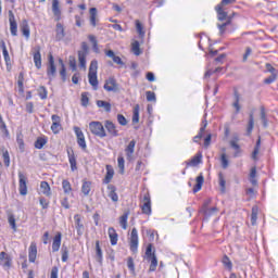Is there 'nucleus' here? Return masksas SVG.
<instances>
[{"label": "nucleus", "instance_id": "obj_1", "mask_svg": "<svg viewBox=\"0 0 278 278\" xmlns=\"http://www.w3.org/2000/svg\"><path fill=\"white\" fill-rule=\"evenodd\" d=\"M89 129L91 134H93V136H98V138H105V136H108L101 122H90Z\"/></svg>", "mask_w": 278, "mask_h": 278}, {"label": "nucleus", "instance_id": "obj_2", "mask_svg": "<svg viewBox=\"0 0 278 278\" xmlns=\"http://www.w3.org/2000/svg\"><path fill=\"white\" fill-rule=\"evenodd\" d=\"M86 58H88V43L84 41L81 43V50L78 51L79 68L86 71Z\"/></svg>", "mask_w": 278, "mask_h": 278}, {"label": "nucleus", "instance_id": "obj_3", "mask_svg": "<svg viewBox=\"0 0 278 278\" xmlns=\"http://www.w3.org/2000/svg\"><path fill=\"white\" fill-rule=\"evenodd\" d=\"M74 134L76 135L78 147H80L83 151H86V149H88V146L86 144V137L84 136V131L81 130V128L75 126Z\"/></svg>", "mask_w": 278, "mask_h": 278}, {"label": "nucleus", "instance_id": "obj_4", "mask_svg": "<svg viewBox=\"0 0 278 278\" xmlns=\"http://www.w3.org/2000/svg\"><path fill=\"white\" fill-rule=\"evenodd\" d=\"M138 244H139L138 229L132 228L130 232V239H129V247L132 253H138Z\"/></svg>", "mask_w": 278, "mask_h": 278}, {"label": "nucleus", "instance_id": "obj_5", "mask_svg": "<svg viewBox=\"0 0 278 278\" xmlns=\"http://www.w3.org/2000/svg\"><path fill=\"white\" fill-rule=\"evenodd\" d=\"M56 67H55V60L53 59V55H49V62L47 66V75L50 81H53L55 78Z\"/></svg>", "mask_w": 278, "mask_h": 278}, {"label": "nucleus", "instance_id": "obj_6", "mask_svg": "<svg viewBox=\"0 0 278 278\" xmlns=\"http://www.w3.org/2000/svg\"><path fill=\"white\" fill-rule=\"evenodd\" d=\"M18 190L22 197L27 194V176L22 172L18 173Z\"/></svg>", "mask_w": 278, "mask_h": 278}, {"label": "nucleus", "instance_id": "obj_7", "mask_svg": "<svg viewBox=\"0 0 278 278\" xmlns=\"http://www.w3.org/2000/svg\"><path fill=\"white\" fill-rule=\"evenodd\" d=\"M33 60L36 68L40 71V68H42V54H40V46L33 48Z\"/></svg>", "mask_w": 278, "mask_h": 278}, {"label": "nucleus", "instance_id": "obj_8", "mask_svg": "<svg viewBox=\"0 0 278 278\" xmlns=\"http://www.w3.org/2000/svg\"><path fill=\"white\" fill-rule=\"evenodd\" d=\"M142 205H141V211L142 214H147V216H151V195L149 193H146L143 195V200H142Z\"/></svg>", "mask_w": 278, "mask_h": 278}, {"label": "nucleus", "instance_id": "obj_9", "mask_svg": "<svg viewBox=\"0 0 278 278\" xmlns=\"http://www.w3.org/2000/svg\"><path fill=\"white\" fill-rule=\"evenodd\" d=\"M9 23L11 35L18 36V24L16 23V17L14 16V12L12 11H9Z\"/></svg>", "mask_w": 278, "mask_h": 278}, {"label": "nucleus", "instance_id": "obj_10", "mask_svg": "<svg viewBox=\"0 0 278 278\" xmlns=\"http://www.w3.org/2000/svg\"><path fill=\"white\" fill-rule=\"evenodd\" d=\"M104 90H106V92H118V83H116V78L110 77L106 79Z\"/></svg>", "mask_w": 278, "mask_h": 278}, {"label": "nucleus", "instance_id": "obj_11", "mask_svg": "<svg viewBox=\"0 0 278 278\" xmlns=\"http://www.w3.org/2000/svg\"><path fill=\"white\" fill-rule=\"evenodd\" d=\"M52 14L54 16V21H62V10L60 9L59 0H52Z\"/></svg>", "mask_w": 278, "mask_h": 278}, {"label": "nucleus", "instance_id": "obj_12", "mask_svg": "<svg viewBox=\"0 0 278 278\" xmlns=\"http://www.w3.org/2000/svg\"><path fill=\"white\" fill-rule=\"evenodd\" d=\"M136 151V140H131L125 148L126 160L131 162L134 160V153Z\"/></svg>", "mask_w": 278, "mask_h": 278}, {"label": "nucleus", "instance_id": "obj_13", "mask_svg": "<svg viewBox=\"0 0 278 278\" xmlns=\"http://www.w3.org/2000/svg\"><path fill=\"white\" fill-rule=\"evenodd\" d=\"M62 247V232H56L52 239V252L58 253Z\"/></svg>", "mask_w": 278, "mask_h": 278}, {"label": "nucleus", "instance_id": "obj_14", "mask_svg": "<svg viewBox=\"0 0 278 278\" xmlns=\"http://www.w3.org/2000/svg\"><path fill=\"white\" fill-rule=\"evenodd\" d=\"M52 125H51V131H53V134H60V129H62V124L61 123V118L59 115H52Z\"/></svg>", "mask_w": 278, "mask_h": 278}, {"label": "nucleus", "instance_id": "obj_15", "mask_svg": "<svg viewBox=\"0 0 278 278\" xmlns=\"http://www.w3.org/2000/svg\"><path fill=\"white\" fill-rule=\"evenodd\" d=\"M37 255H38V247L36 245V242H31L28 249V260L31 264L36 262Z\"/></svg>", "mask_w": 278, "mask_h": 278}, {"label": "nucleus", "instance_id": "obj_16", "mask_svg": "<svg viewBox=\"0 0 278 278\" xmlns=\"http://www.w3.org/2000/svg\"><path fill=\"white\" fill-rule=\"evenodd\" d=\"M67 157L71 166V170H77V157L75 156V152L73 150H67Z\"/></svg>", "mask_w": 278, "mask_h": 278}, {"label": "nucleus", "instance_id": "obj_17", "mask_svg": "<svg viewBox=\"0 0 278 278\" xmlns=\"http://www.w3.org/2000/svg\"><path fill=\"white\" fill-rule=\"evenodd\" d=\"M0 265L3 266V268H10V266H12V260L10 258V255H8V253H0Z\"/></svg>", "mask_w": 278, "mask_h": 278}, {"label": "nucleus", "instance_id": "obj_18", "mask_svg": "<svg viewBox=\"0 0 278 278\" xmlns=\"http://www.w3.org/2000/svg\"><path fill=\"white\" fill-rule=\"evenodd\" d=\"M215 11L217 13L218 21H229V18H231V16H227V12L223 10V4H217L215 7Z\"/></svg>", "mask_w": 278, "mask_h": 278}, {"label": "nucleus", "instance_id": "obj_19", "mask_svg": "<svg viewBox=\"0 0 278 278\" xmlns=\"http://www.w3.org/2000/svg\"><path fill=\"white\" fill-rule=\"evenodd\" d=\"M105 129L109 131L113 138L118 137V130L116 129V125L112 123L111 121H106L104 124Z\"/></svg>", "mask_w": 278, "mask_h": 278}, {"label": "nucleus", "instance_id": "obj_20", "mask_svg": "<svg viewBox=\"0 0 278 278\" xmlns=\"http://www.w3.org/2000/svg\"><path fill=\"white\" fill-rule=\"evenodd\" d=\"M74 220L78 236H84V224H81V216L79 214H76L74 216Z\"/></svg>", "mask_w": 278, "mask_h": 278}, {"label": "nucleus", "instance_id": "obj_21", "mask_svg": "<svg viewBox=\"0 0 278 278\" xmlns=\"http://www.w3.org/2000/svg\"><path fill=\"white\" fill-rule=\"evenodd\" d=\"M207 127V119L202 121V126L200 128V131L197 136L193 137V142H201V138H203V134H205V129Z\"/></svg>", "mask_w": 278, "mask_h": 278}, {"label": "nucleus", "instance_id": "obj_22", "mask_svg": "<svg viewBox=\"0 0 278 278\" xmlns=\"http://www.w3.org/2000/svg\"><path fill=\"white\" fill-rule=\"evenodd\" d=\"M109 238L112 247H116V244H118V233H116V229L112 227L109 228Z\"/></svg>", "mask_w": 278, "mask_h": 278}, {"label": "nucleus", "instance_id": "obj_23", "mask_svg": "<svg viewBox=\"0 0 278 278\" xmlns=\"http://www.w3.org/2000/svg\"><path fill=\"white\" fill-rule=\"evenodd\" d=\"M197 184L193 187V193L197 194V192H200L201 188H203V184L205 181V178L203 177V174H200L197 179Z\"/></svg>", "mask_w": 278, "mask_h": 278}, {"label": "nucleus", "instance_id": "obj_24", "mask_svg": "<svg viewBox=\"0 0 278 278\" xmlns=\"http://www.w3.org/2000/svg\"><path fill=\"white\" fill-rule=\"evenodd\" d=\"M201 160H203V154L199 152L189 162H187V166H199V164H201Z\"/></svg>", "mask_w": 278, "mask_h": 278}, {"label": "nucleus", "instance_id": "obj_25", "mask_svg": "<svg viewBox=\"0 0 278 278\" xmlns=\"http://www.w3.org/2000/svg\"><path fill=\"white\" fill-rule=\"evenodd\" d=\"M88 79H89V84H90V86H92L93 90H98L99 89V79L97 78V74L89 73Z\"/></svg>", "mask_w": 278, "mask_h": 278}, {"label": "nucleus", "instance_id": "obj_26", "mask_svg": "<svg viewBox=\"0 0 278 278\" xmlns=\"http://www.w3.org/2000/svg\"><path fill=\"white\" fill-rule=\"evenodd\" d=\"M40 192L46 197H51V186H49V182L47 181L40 182Z\"/></svg>", "mask_w": 278, "mask_h": 278}, {"label": "nucleus", "instance_id": "obj_27", "mask_svg": "<svg viewBox=\"0 0 278 278\" xmlns=\"http://www.w3.org/2000/svg\"><path fill=\"white\" fill-rule=\"evenodd\" d=\"M114 177V168L111 165H106V175L103 179V184H110Z\"/></svg>", "mask_w": 278, "mask_h": 278}, {"label": "nucleus", "instance_id": "obj_28", "mask_svg": "<svg viewBox=\"0 0 278 278\" xmlns=\"http://www.w3.org/2000/svg\"><path fill=\"white\" fill-rule=\"evenodd\" d=\"M231 25V17H228V20L223 24H217V28L219 29V36H223L227 33V27Z\"/></svg>", "mask_w": 278, "mask_h": 278}, {"label": "nucleus", "instance_id": "obj_29", "mask_svg": "<svg viewBox=\"0 0 278 278\" xmlns=\"http://www.w3.org/2000/svg\"><path fill=\"white\" fill-rule=\"evenodd\" d=\"M56 40H63L64 36H66V34L64 33V25H62V23H56Z\"/></svg>", "mask_w": 278, "mask_h": 278}, {"label": "nucleus", "instance_id": "obj_30", "mask_svg": "<svg viewBox=\"0 0 278 278\" xmlns=\"http://www.w3.org/2000/svg\"><path fill=\"white\" fill-rule=\"evenodd\" d=\"M148 262H150V273H155L157 269V256L153 254L151 257L148 258Z\"/></svg>", "mask_w": 278, "mask_h": 278}, {"label": "nucleus", "instance_id": "obj_31", "mask_svg": "<svg viewBox=\"0 0 278 278\" xmlns=\"http://www.w3.org/2000/svg\"><path fill=\"white\" fill-rule=\"evenodd\" d=\"M90 190H92V182L85 180L81 186L83 194H85V197H88V194H90Z\"/></svg>", "mask_w": 278, "mask_h": 278}, {"label": "nucleus", "instance_id": "obj_32", "mask_svg": "<svg viewBox=\"0 0 278 278\" xmlns=\"http://www.w3.org/2000/svg\"><path fill=\"white\" fill-rule=\"evenodd\" d=\"M108 188H109V190H110V192H109L110 199H111L114 203L118 202V194L116 193V188H115L114 186H112V185H110Z\"/></svg>", "mask_w": 278, "mask_h": 278}, {"label": "nucleus", "instance_id": "obj_33", "mask_svg": "<svg viewBox=\"0 0 278 278\" xmlns=\"http://www.w3.org/2000/svg\"><path fill=\"white\" fill-rule=\"evenodd\" d=\"M231 149H233V157H240L242 155V149L240 148V144L235 142H229Z\"/></svg>", "mask_w": 278, "mask_h": 278}, {"label": "nucleus", "instance_id": "obj_34", "mask_svg": "<svg viewBox=\"0 0 278 278\" xmlns=\"http://www.w3.org/2000/svg\"><path fill=\"white\" fill-rule=\"evenodd\" d=\"M96 255L98 257L99 264H103V251L101 250L99 241H96Z\"/></svg>", "mask_w": 278, "mask_h": 278}, {"label": "nucleus", "instance_id": "obj_35", "mask_svg": "<svg viewBox=\"0 0 278 278\" xmlns=\"http://www.w3.org/2000/svg\"><path fill=\"white\" fill-rule=\"evenodd\" d=\"M97 105L99 108H103L105 112H112V104L110 102H105L103 100H98Z\"/></svg>", "mask_w": 278, "mask_h": 278}, {"label": "nucleus", "instance_id": "obj_36", "mask_svg": "<svg viewBox=\"0 0 278 278\" xmlns=\"http://www.w3.org/2000/svg\"><path fill=\"white\" fill-rule=\"evenodd\" d=\"M90 13V25H92V27H97V8H91L89 10Z\"/></svg>", "mask_w": 278, "mask_h": 278}, {"label": "nucleus", "instance_id": "obj_37", "mask_svg": "<svg viewBox=\"0 0 278 278\" xmlns=\"http://www.w3.org/2000/svg\"><path fill=\"white\" fill-rule=\"evenodd\" d=\"M129 219V213L126 212L119 217V225L122 229H127V220Z\"/></svg>", "mask_w": 278, "mask_h": 278}, {"label": "nucleus", "instance_id": "obj_38", "mask_svg": "<svg viewBox=\"0 0 278 278\" xmlns=\"http://www.w3.org/2000/svg\"><path fill=\"white\" fill-rule=\"evenodd\" d=\"M62 188L65 194H71V192H73V187L71 186V181H68L67 179H64L62 181Z\"/></svg>", "mask_w": 278, "mask_h": 278}, {"label": "nucleus", "instance_id": "obj_39", "mask_svg": "<svg viewBox=\"0 0 278 278\" xmlns=\"http://www.w3.org/2000/svg\"><path fill=\"white\" fill-rule=\"evenodd\" d=\"M136 24V29L137 34L139 35L140 38H144L146 31H144V26H142V23H140L138 20L135 22Z\"/></svg>", "mask_w": 278, "mask_h": 278}, {"label": "nucleus", "instance_id": "obj_40", "mask_svg": "<svg viewBox=\"0 0 278 278\" xmlns=\"http://www.w3.org/2000/svg\"><path fill=\"white\" fill-rule=\"evenodd\" d=\"M240 94L238 92H235V102L232 103V108L236 110V114L240 113Z\"/></svg>", "mask_w": 278, "mask_h": 278}, {"label": "nucleus", "instance_id": "obj_41", "mask_svg": "<svg viewBox=\"0 0 278 278\" xmlns=\"http://www.w3.org/2000/svg\"><path fill=\"white\" fill-rule=\"evenodd\" d=\"M132 123H140V105L134 108Z\"/></svg>", "mask_w": 278, "mask_h": 278}, {"label": "nucleus", "instance_id": "obj_42", "mask_svg": "<svg viewBox=\"0 0 278 278\" xmlns=\"http://www.w3.org/2000/svg\"><path fill=\"white\" fill-rule=\"evenodd\" d=\"M260 147H262V139L258 138L256 141V146L254 148V151L252 153V159L257 160V155L260 154Z\"/></svg>", "mask_w": 278, "mask_h": 278}, {"label": "nucleus", "instance_id": "obj_43", "mask_svg": "<svg viewBox=\"0 0 278 278\" xmlns=\"http://www.w3.org/2000/svg\"><path fill=\"white\" fill-rule=\"evenodd\" d=\"M22 34L23 36H25L26 40H29V36L31 34V30L29 29V24H23L22 26Z\"/></svg>", "mask_w": 278, "mask_h": 278}, {"label": "nucleus", "instance_id": "obj_44", "mask_svg": "<svg viewBox=\"0 0 278 278\" xmlns=\"http://www.w3.org/2000/svg\"><path fill=\"white\" fill-rule=\"evenodd\" d=\"M8 223L11 229H13V231H16V218L14 217L13 214L8 215Z\"/></svg>", "mask_w": 278, "mask_h": 278}, {"label": "nucleus", "instance_id": "obj_45", "mask_svg": "<svg viewBox=\"0 0 278 278\" xmlns=\"http://www.w3.org/2000/svg\"><path fill=\"white\" fill-rule=\"evenodd\" d=\"M38 96L40 97V99L45 100L47 99L49 92L47 91V88L45 86H40L37 89Z\"/></svg>", "mask_w": 278, "mask_h": 278}, {"label": "nucleus", "instance_id": "obj_46", "mask_svg": "<svg viewBox=\"0 0 278 278\" xmlns=\"http://www.w3.org/2000/svg\"><path fill=\"white\" fill-rule=\"evenodd\" d=\"M59 64H61L60 75L63 81H66V66L64 65V61L62 59H59Z\"/></svg>", "mask_w": 278, "mask_h": 278}, {"label": "nucleus", "instance_id": "obj_47", "mask_svg": "<svg viewBox=\"0 0 278 278\" xmlns=\"http://www.w3.org/2000/svg\"><path fill=\"white\" fill-rule=\"evenodd\" d=\"M117 165L121 170V174L123 175V173H125V157H123V155H119L117 157Z\"/></svg>", "mask_w": 278, "mask_h": 278}, {"label": "nucleus", "instance_id": "obj_48", "mask_svg": "<svg viewBox=\"0 0 278 278\" xmlns=\"http://www.w3.org/2000/svg\"><path fill=\"white\" fill-rule=\"evenodd\" d=\"M131 51H132V53H135V55H140L141 51H140V42L139 41H134L131 43Z\"/></svg>", "mask_w": 278, "mask_h": 278}, {"label": "nucleus", "instance_id": "obj_49", "mask_svg": "<svg viewBox=\"0 0 278 278\" xmlns=\"http://www.w3.org/2000/svg\"><path fill=\"white\" fill-rule=\"evenodd\" d=\"M220 164H222V168H229V160L227 159V154L223 153L220 155Z\"/></svg>", "mask_w": 278, "mask_h": 278}, {"label": "nucleus", "instance_id": "obj_50", "mask_svg": "<svg viewBox=\"0 0 278 278\" xmlns=\"http://www.w3.org/2000/svg\"><path fill=\"white\" fill-rule=\"evenodd\" d=\"M127 268L130 270V273H136V264L134 263V258L131 256L127 258Z\"/></svg>", "mask_w": 278, "mask_h": 278}, {"label": "nucleus", "instance_id": "obj_51", "mask_svg": "<svg viewBox=\"0 0 278 278\" xmlns=\"http://www.w3.org/2000/svg\"><path fill=\"white\" fill-rule=\"evenodd\" d=\"M45 144H47V140L40 137L35 141V149H42Z\"/></svg>", "mask_w": 278, "mask_h": 278}, {"label": "nucleus", "instance_id": "obj_52", "mask_svg": "<svg viewBox=\"0 0 278 278\" xmlns=\"http://www.w3.org/2000/svg\"><path fill=\"white\" fill-rule=\"evenodd\" d=\"M218 181H219V186L222 188V192H225L227 181L225 180V176L222 173L218 174Z\"/></svg>", "mask_w": 278, "mask_h": 278}, {"label": "nucleus", "instance_id": "obj_53", "mask_svg": "<svg viewBox=\"0 0 278 278\" xmlns=\"http://www.w3.org/2000/svg\"><path fill=\"white\" fill-rule=\"evenodd\" d=\"M81 105L83 108H88V103H90V99L88 98V93L87 92H83L81 93Z\"/></svg>", "mask_w": 278, "mask_h": 278}, {"label": "nucleus", "instance_id": "obj_54", "mask_svg": "<svg viewBox=\"0 0 278 278\" xmlns=\"http://www.w3.org/2000/svg\"><path fill=\"white\" fill-rule=\"evenodd\" d=\"M98 68H99V62H97V60H92L89 66V73L97 74Z\"/></svg>", "mask_w": 278, "mask_h": 278}, {"label": "nucleus", "instance_id": "obj_55", "mask_svg": "<svg viewBox=\"0 0 278 278\" xmlns=\"http://www.w3.org/2000/svg\"><path fill=\"white\" fill-rule=\"evenodd\" d=\"M62 262H68V248L63 245L61 249Z\"/></svg>", "mask_w": 278, "mask_h": 278}, {"label": "nucleus", "instance_id": "obj_56", "mask_svg": "<svg viewBox=\"0 0 278 278\" xmlns=\"http://www.w3.org/2000/svg\"><path fill=\"white\" fill-rule=\"evenodd\" d=\"M153 255H155V253H153V244L150 243L146 249L147 260H149V257H153Z\"/></svg>", "mask_w": 278, "mask_h": 278}, {"label": "nucleus", "instance_id": "obj_57", "mask_svg": "<svg viewBox=\"0 0 278 278\" xmlns=\"http://www.w3.org/2000/svg\"><path fill=\"white\" fill-rule=\"evenodd\" d=\"M223 264L225 268H228V270H231V268L233 267V265L231 264V261L227 256L223 257Z\"/></svg>", "mask_w": 278, "mask_h": 278}, {"label": "nucleus", "instance_id": "obj_58", "mask_svg": "<svg viewBox=\"0 0 278 278\" xmlns=\"http://www.w3.org/2000/svg\"><path fill=\"white\" fill-rule=\"evenodd\" d=\"M254 125H255V121L253 119V114H251L249 124H248V134H251L253 131Z\"/></svg>", "mask_w": 278, "mask_h": 278}, {"label": "nucleus", "instance_id": "obj_59", "mask_svg": "<svg viewBox=\"0 0 278 278\" xmlns=\"http://www.w3.org/2000/svg\"><path fill=\"white\" fill-rule=\"evenodd\" d=\"M277 81V74H271L269 77L265 78L264 84H275Z\"/></svg>", "mask_w": 278, "mask_h": 278}, {"label": "nucleus", "instance_id": "obj_60", "mask_svg": "<svg viewBox=\"0 0 278 278\" xmlns=\"http://www.w3.org/2000/svg\"><path fill=\"white\" fill-rule=\"evenodd\" d=\"M216 212H218V208L216 206L204 210L205 216H212V214H216Z\"/></svg>", "mask_w": 278, "mask_h": 278}, {"label": "nucleus", "instance_id": "obj_61", "mask_svg": "<svg viewBox=\"0 0 278 278\" xmlns=\"http://www.w3.org/2000/svg\"><path fill=\"white\" fill-rule=\"evenodd\" d=\"M4 166H10V153L8 151H4L2 153Z\"/></svg>", "mask_w": 278, "mask_h": 278}, {"label": "nucleus", "instance_id": "obj_62", "mask_svg": "<svg viewBox=\"0 0 278 278\" xmlns=\"http://www.w3.org/2000/svg\"><path fill=\"white\" fill-rule=\"evenodd\" d=\"M147 101H156L155 92L147 91L146 92Z\"/></svg>", "mask_w": 278, "mask_h": 278}, {"label": "nucleus", "instance_id": "obj_63", "mask_svg": "<svg viewBox=\"0 0 278 278\" xmlns=\"http://www.w3.org/2000/svg\"><path fill=\"white\" fill-rule=\"evenodd\" d=\"M117 122H118L123 127H125V125H127V118H125L123 114H118V115H117Z\"/></svg>", "mask_w": 278, "mask_h": 278}, {"label": "nucleus", "instance_id": "obj_64", "mask_svg": "<svg viewBox=\"0 0 278 278\" xmlns=\"http://www.w3.org/2000/svg\"><path fill=\"white\" fill-rule=\"evenodd\" d=\"M58 273H60L58 267H52L50 278H58Z\"/></svg>", "mask_w": 278, "mask_h": 278}]
</instances>
